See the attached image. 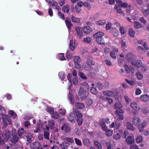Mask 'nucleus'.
Instances as JSON below:
<instances>
[{
  "label": "nucleus",
  "mask_w": 149,
  "mask_h": 149,
  "mask_svg": "<svg viewBox=\"0 0 149 149\" xmlns=\"http://www.w3.org/2000/svg\"><path fill=\"white\" fill-rule=\"evenodd\" d=\"M58 15L60 18L62 19H64L65 18L64 14L60 11L58 12Z\"/></svg>",
  "instance_id": "obj_47"
},
{
  "label": "nucleus",
  "mask_w": 149,
  "mask_h": 149,
  "mask_svg": "<svg viewBox=\"0 0 149 149\" xmlns=\"http://www.w3.org/2000/svg\"><path fill=\"white\" fill-rule=\"evenodd\" d=\"M43 146H41L40 143L38 141H35L30 145L31 147L33 149H44L45 148L46 149L48 148L49 146L47 145H43Z\"/></svg>",
  "instance_id": "obj_3"
},
{
  "label": "nucleus",
  "mask_w": 149,
  "mask_h": 149,
  "mask_svg": "<svg viewBox=\"0 0 149 149\" xmlns=\"http://www.w3.org/2000/svg\"><path fill=\"white\" fill-rule=\"evenodd\" d=\"M91 39L89 37L85 38H83V41L85 42H86L88 43H91Z\"/></svg>",
  "instance_id": "obj_52"
},
{
  "label": "nucleus",
  "mask_w": 149,
  "mask_h": 149,
  "mask_svg": "<svg viewBox=\"0 0 149 149\" xmlns=\"http://www.w3.org/2000/svg\"><path fill=\"white\" fill-rule=\"evenodd\" d=\"M135 33V31L133 30L131 28H130L129 31V35L132 37H134V34Z\"/></svg>",
  "instance_id": "obj_39"
},
{
  "label": "nucleus",
  "mask_w": 149,
  "mask_h": 149,
  "mask_svg": "<svg viewBox=\"0 0 149 149\" xmlns=\"http://www.w3.org/2000/svg\"><path fill=\"white\" fill-rule=\"evenodd\" d=\"M48 125L51 129H53L55 126V121L53 120H51L48 121Z\"/></svg>",
  "instance_id": "obj_26"
},
{
  "label": "nucleus",
  "mask_w": 149,
  "mask_h": 149,
  "mask_svg": "<svg viewBox=\"0 0 149 149\" xmlns=\"http://www.w3.org/2000/svg\"><path fill=\"white\" fill-rule=\"evenodd\" d=\"M113 96L116 99H118L119 97V93L118 91L117 90L115 91L114 92Z\"/></svg>",
  "instance_id": "obj_42"
},
{
  "label": "nucleus",
  "mask_w": 149,
  "mask_h": 149,
  "mask_svg": "<svg viewBox=\"0 0 149 149\" xmlns=\"http://www.w3.org/2000/svg\"><path fill=\"white\" fill-rule=\"evenodd\" d=\"M61 129L65 132H68L71 131V127L68 124L64 123L61 127Z\"/></svg>",
  "instance_id": "obj_13"
},
{
  "label": "nucleus",
  "mask_w": 149,
  "mask_h": 149,
  "mask_svg": "<svg viewBox=\"0 0 149 149\" xmlns=\"http://www.w3.org/2000/svg\"><path fill=\"white\" fill-rule=\"evenodd\" d=\"M44 137L47 140L49 139V133L47 131H44Z\"/></svg>",
  "instance_id": "obj_38"
},
{
  "label": "nucleus",
  "mask_w": 149,
  "mask_h": 149,
  "mask_svg": "<svg viewBox=\"0 0 149 149\" xmlns=\"http://www.w3.org/2000/svg\"><path fill=\"white\" fill-rule=\"evenodd\" d=\"M126 141L128 145L134 143L135 141L134 136L130 135L126 139Z\"/></svg>",
  "instance_id": "obj_15"
},
{
  "label": "nucleus",
  "mask_w": 149,
  "mask_h": 149,
  "mask_svg": "<svg viewBox=\"0 0 149 149\" xmlns=\"http://www.w3.org/2000/svg\"><path fill=\"white\" fill-rule=\"evenodd\" d=\"M75 105L78 108L80 109H82L84 107V104L83 103L79 102L75 103Z\"/></svg>",
  "instance_id": "obj_34"
},
{
  "label": "nucleus",
  "mask_w": 149,
  "mask_h": 149,
  "mask_svg": "<svg viewBox=\"0 0 149 149\" xmlns=\"http://www.w3.org/2000/svg\"><path fill=\"white\" fill-rule=\"evenodd\" d=\"M94 144L95 146L96 147L97 149H101L102 148L101 144L98 141H95L94 142Z\"/></svg>",
  "instance_id": "obj_29"
},
{
  "label": "nucleus",
  "mask_w": 149,
  "mask_h": 149,
  "mask_svg": "<svg viewBox=\"0 0 149 149\" xmlns=\"http://www.w3.org/2000/svg\"><path fill=\"white\" fill-rule=\"evenodd\" d=\"M48 3L52 4L53 6L58 5V3L54 0H49Z\"/></svg>",
  "instance_id": "obj_45"
},
{
  "label": "nucleus",
  "mask_w": 149,
  "mask_h": 149,
  "mask_svg": "<svg viewBox=\"0 0 149 149\" xmlns=\"http://www.w3.org/2000/svg\"><path fill=\"white\" fill-rule=\"evenodd\" d=\"M62 10L64 13H68L70 10L69 6L68 5H65L62 8Z\"/></svg>",
  "instance_id": "obj_27"
},
{
  "label": "nucleus",
  "mask_w": 149,
  "mask_h": 149,
  "mask_svg": "<svg viewBox=\"0 0 149 149\" xmlns=\"http://www.w3.org/2000/svg\"><path fill=\"white\" fill-rule=\"evenodd\" d=\"M65 23L68 29H71V27L73 26L70 19L68 17H66L65 20Z\"/></svg>",
  "instance_id": "obj_17"
},
{
  "label": "nucleus",
  "mask_w": 149,
  "mask_h": 149,
  "mask_svg": "<svg viewBox=\"0 0 149 149\" xmlns=\"http://www.w3.org/2000/svg\"><path fill=\"white\" fill-rule=\"evenodd\" d=\"M60 117L58 113L57 112H53L52 113V118H54V119H58Z\"/></svg>",
  "instance_id": "obj_32"
},
{
  "label": "nucleus",
  "mask_w": 149,
  "mask_h": 149,
  "mask_svg": "<svg viewBox=\"0 0 149 149\" xmlns=\"http://www.w3.org/2000/svg\"><path fill=\"white\" fill-rule=\"evenodd\" d=\"M114 106L116 109V108H120L122 107L123 106L120 102H116L115 103Z\"/></svg>",
  "instance_id": "obj_43"
},
{
  "label": "nucleus",
  "mask_w": 149,
  "mask_h": 149,
  "mask_svg": "<svg viewBox=\"0 0 149 149\" xmlns=\"http://www.w3.org/2000/svg\"><path fill=\"white\" fill-rule=\"evenodd\" d=\"M130 149H139L138 146L136 144L131 145L130 146Z\"/></svg>",
  "instance_id": "obj_60"
},
{
  "label": "nucleus",
  "mask_w": 149,
  "mask_h": 149,
  "mask_svg": "<svg viewBox=\"0 0 149 149\" xmlns=\"http://www.w3.org/2000/svg\"><path fill=\"white\" fill-rule=\"evenodd\" d=\"M104 33L102 32H99L96 33L94 34V38H96V41L97 42L98 41L99 39L101 38L104 36Z\"/></svg>",
  "instance_id": "obj_14"
},
{
  "label": "nucleus",
  "mask_w": 149,
  "mask_h": 149,
  "mask_svg": "<svg viewBox=\"0 0 149 149\" xmlns=\"http://www.w3.org/2000/svg\"><path fill=\"white\" fill-rule=\"evenodd\" d=\"M115 112L117 114H123V113H124V110L120 109H118L117 110H116L115 111Z\"/></svg>",
  "instance_id": "obj_51"
},
{
  "label": "nucleus",
  "mask_w": 149,
  "mask_h": 149,
  "mask_svg": "<svg viewBox=\"0 0 149 149\" xmlns=\"http://www.w3.org/2000/svg\"><path fill=\"white\" fill-rule=\"evenodd\" d=\"M10 137V132L8 131H4L0 135V145L4 144L5 141H7Z\"/></svg>",
  "instance_id": "obj_2"
},
{
  "label": "nucleus",
  "mask_w": 149,
  "mask_h": 149,
  "mask_svg": "<svg viewBox=\"0 0 149 149\" xmlns=\"http://www.w3.org/2000/svg\"><path fill=\"white\" fill-rule=\"evenodd\" d=\"M130 106L133 109H134L135 110H139V107H137V104L134 102L132 103L130 105Z\"/></svg>",
  "instance_id": "obj_37"
},
{
  "label": "nucleus",
  "mask_w": 149,
  "mask_h": 149,
  "mask_svg": "<svg viewBox=\"0 0 149 149\" xmlns=\"http://www.w3.org/2000/svg\"><path fill=\"white\" fill-rule=\"evenodd\" d=\"M83 31L85 34H89L92 31V29L89 26H86L83 28Z\"/></svg>",
  "instance_id": "obj_18"
},
{
  "label": "nucleus",
  "mask_w": 149,
  "mask_h": 149,
  "mask_svg": "<svg viewBox=\"0 0 149 149\" xmlns=\"http://www.w3.org/2000/svg\"><path fill=\"white\" fill-rule=\"evenodd\" d=\"M105 64L108 66H110L112 65L111 61L109 60H106L104 61Z\"/></svg>",
  "instance_id": "obj_62"
},
{
  "label": "nucleus",
  "mask_w": 149,
  "mask_h": 149,
  "mask_svg": "<svg viewBox=\"0 0 149 149\" xmlns=\"http://www.w3.org/2000/svg\"><path fill=\"white\" fill-rule=\"evenodd\" d=\"M113 132L110 130H108L106 132V135L108 136H111Z\"/></svg>",
  "instance_id": "obj_59"
},
{
  "label": "nucleus",
  "mask_w": 149,
  "mask_h": 149,
  "mask_svg": "<svg viewBox=\"0 0 149 149\" xmlns=\"http://www.w3.org/2000/svg\"><path fill=\"white\" fill-rule=\"evenodd\" d=\"M120 31L122 34H125V29L123 27H120L119 29Z\"/></svg>",
  "instance_id": "obj_63"
},
{
  "label": "nucleus",
  "mask_w": 149,
  "mask_h": 149,
  "mask_svg": "<svg viewBox=\"0 0 149 149\" xmlns=\"http://www.w3.org/2000/svg\"><path fill=\"white\" fill-rule=\"evenodd\" d=\"M141 120L139 118L134 117L132 118V123L135 125H138V129L140 132H142L146 124V122L144 121L141 124H139L140 123Z\"/></svg>",
  "instance_id": "obj_1"
},
{
  "label": "nucleus",
  "mask_w": 149,
  "mask_h": 149,
  "mask_svg": "<svg viewBox=\"0 0 149 149\" xmlns=\"http://www.w3.org/2000/svg\"><path fill=\"white\" fill-rule=\"evenodd\" d=\"M68 98L71 104H73L74 103V98L72 94L70 93L68 95Z\"/></svg>",
  "instance_id": "obj_30"
},
{
  "label": "nucleus",
  "mask_w": 149,
  "mask_h": 149,
  "mask_svg": "<svg viewBox=\"0 0 149 149\" xmlns=\"http://www.w3.org/2000/svg\"><path fill=\"white\" fill-rule=\"evenodd\" d=\"M105 123H107V124H109L110 123V122L109 121V119H106L105 120V121L102 120L99 123L100 126L102 128V129L103 130L106 131L107 129V127L106 126Z\"/></svg>",
  "instance_id": "obj_10"
},
{
  "label": "nucleus",
  "mask_w": 149,
  "mask_h": 149,
  "mask_svg": "<svg viewBox=\"0 0 149 149\" xmlns=\"http://www.w3.org/2000/svg\"><path fill=\"white\" fill-rule=\"evenodd\" d=\"M79 76L81 79L85 80L87 79V77L86 76L84 75V74L83 72H79Z\"/></svg>",
  "instance_id": "obj_50"
},
{
  "label": "nucleus",
  "mask_w": 149,
  "mask_h": 149,
  "mask_svg": "<svg viewBox=\"0 0 149 149\" xmlns=\"http://www.w3.org/2000/svg\"><path fill=\"white\" fill-rule=\"evenodd\" d=\"M71 8L74 10L75 12L77 13H79L81 11V8L75 5L74 8V5H72L71 6Z\"/></svg>",
  "instance_id": "obj_22"
},
{
  "label": "nucleus",
  "mask_w": 149,
  "mask_h": 149,
  "mask_svg": "<svg viewBox=\"0 0 149 149\" xmlns=\"http://www.w3.org/2000/svg\"><path fill=\"white\" fill-rule=\"evenodd\" d=\"M60 146L62 149H68L70 144L66 141H64L61 144H60Z\"/></svg>",
  "instance_id": "obj_20"
},
{
  "label": "nucleus",
  "mask_w": 149,
  "mask_h": 149,
  "mask_svg": "<svg viewBox=\"0 0 149 149\" xmlns=\"http://www.w3.org/2000/svg\"><path fill=\"white\" fill-rule=\"evenodd\" d=\"M121 121L119 119H117L116 120L115 123L116 125L117 128H119L120 126Z\"/></svg>",
  "instance_id": "obj_49"
},
{
  "label": "nucleus",
  "mask_w": 149,
  "mask_h": 149,
  "mask_svg": "<svg viewBox=\"0 0 149 149\" xmlns=\"http://www.w3.org/2000/svg\"><path fill=\"white\" fill-rule=\"evenodd\" d=\"M83 142V145L85 146H89L91 145V142L90 141V140L88 139H84Z\"/></svg>",
  "instance_id": "obj_21"
},
{
  "label": "nucleus",
  "mask_w": 149,
  "mask_h": 149,
  "mask_svg": "<svg viewBox=\"0 0 149 149\" xmlns=\"http://www.w3.org/2000/svg\"><path fill=\"white\" fill-rule=\"evenodd\" d=\"M110 41L109 38L107 36H103L99 39L97 42L98 44L105 45L109 43Z\"/></svg>",
  "instance_id": "obj_5"
},
{
  "label": "nucleus",
  "mask_w": 149,
  "mask_h": 149,
  "mask_svg": "<svg viewBox=\"0 0 149 149\" xmlns=\"http://www.w3.org/2000/svg\"><path fill=\"white\" fill-rule=\"evenodd\" d=\"M77 122L79 125H81L83 122L82 115L79 111L76 112Z\"/></svg>",
  "instance_id": "obj_8"
},
{
  "label": "nucleus",
  "mask_w": 149,
  "mask_h": 149,
  "mask_svg": "<svg viewBox=\"0 0 149 149\" xmlns=\"http://www.w3.org/2000/svg\"><path fill=\"white\" fill-rule=\"evenodd\" d=\"M6 111L4 108L1 106L0 105V115L3 116L5 115Z\"/></svg>",
  "instance_id": "obj_35"
},
{
  "label": "nucleus",
  "mask_w": 149,
  "mask_h": 149,
  "mask_svg": "<svg viewBox=\"0 0 149 149\" xmlns=\"http://www.w3.org/2000/svg\"><path fill=\"white\" fill-rule=\"evenodd\" d=\"M75 42L72 40H70L69 45V47L70 49L72 51H73L75 49Z\"/></svg>",
  "instance_id": "obj_23"
},
{
  "label": "nucleus",
  "mask_w": 149,
  "mask_h": 149,
  "mask_svg": "<svg viewBox=\"0 0 149 149\" xmlns=\"http://www.w3.org/2000/svg\"><path fill=\"white\" fill-rule=\"evenodd\" d=\"M27 138V141L29 143H30L31 142L32 135L30 133L29 135H28L26 136Z\"/></svg>",
  "instance_id": "obj_40"
},
{
  "label": "nucleus",
  "mask_w": 149,
  "mask_h": 149,
  "mask_svg": "<svg viewBox=\"0 0 149 149\" xmlns=\"http://www.w3.org/2000/svg\"><path fill=\"white\" fill-rule=\"evenodd\" d=\"M74 139L75 142V143L77 145L79 146H81L82 145L81 143L80 140L77 138H74Z\"/></svg>",
  "instance_id": "obj_53"
},
{
  "label": "nucleus",
  "mask_w": 149,
  "mask_h": 149,
  "mask_svg": "<svg viewBox=\"0 0 149 149\" xmlns=\"http://www.w3.org/2000/svg\"><path fill=\"white\" fill-rule=\"evenodd\" d=\"M12 137L11 139V141L13 143H17L19 139V136L17 132H13L12 134Z\"/></svg>",
  "instance_id": "obj_7"
},
{
  "label": "nucleus",
  "mask_w": 149,
  "mask_h": 149,
  "mask_svg": "<svg viewBox=\"0 0 149 149\" xmlns=\"http://www.w3.org/2000/svg\"><path fill=\"white\" fill-rule=\"evenodd\" d=\"M93 103V101L90 99H88L86 101V103L88 106L91 105Z\"/></svg>",
  "instance_id": "obj_54"
},
{
  "label": "nucleus",
  "mask_w": 149,
  "mask_h": 149,
  "mask_svg": "<svg viewBox=\"0 0 149 149\" xmlns=\"http://www.w3.org/2000/svg\"><path fill=\"white\" fill-rule=\"evenodd\" d=\"M58 57L62 60H65V58L64 56V54L63 53H60L58 55Z\"/></svg>",
  "instance_id": "obj_46"
},
{
  "label": "nucleus",
  "mask_w": 149,
  "mask_h": 149,
  "mask_svg": "<svg viewBox=\"0 0 149 149\" xmlns=\"http://www.w3.org/2000/svg\"><path fill=\"white\" fill-rule=\"evenodd\" d=\"M71 20L72 22L77 23H79L80 22V18H77L73 15H72L71 18Z\"/></svg>",
  "instance_id": "obj_24"
},
{
  "label": "nucleus",
  "mask_w": 149,
  "mask_h": 149,
  "mask_svg": "<svg viewBox=\"0 0 149 149\" xmlns=\"http://www.w3.org/2000/svg\"><path fill=\"white\" fill-rule=\"evenodd\" d=\"M88 95V93L87 91H83L80 88L79 90L78 95L82 100H86Z\"/></svg>",
  "instance_id": "obj_6"
},
{
  "label": "nucleus",
  "mask_w": 149,
  "mask_h": 149,
  "mask_svg": "<svg viewBox=\"0 0 149 149\" xmlns=\"http://www.w3.org/2000/svg\"><path fill=\"white\" fill-rule=\"evenodd\" d=\"M141 100L143 102H146L149 100V95H144L140 97Z\"/></svg>",
  "instance_id": "obj_25"
},
{
  "label": "nucleus",
  "mask_w": 149,
  "mask_h": 149,
  "mask_svg": "<svg viewBox=\"0 0 149 149\" xmlns=\"http://www.w3.org/2000/svg\"><path fill=\"white\" fill-rule=\"evenodd\" d=\"M134 26L136 29H139L143 27L142 25L139 22H134Z\"/></svg>",
  "instance_id": "obj_36"
},
{
  "label": "nucleus",
  "mask_w": 149,
  "mask_h": 149,
  "mask_svg": "<svg viewBox=\"0 0 149 149\" xmlns=\"http://www.w3.org/2000/svg\"><path fill=\"white\" fill-rule=\"evenodd\" d=\"M76 112L77 111H75V113L74 112L70 113L68 117V120L72 123H74L76 120L75 115H76Z\"/></svg>",
  "instance_id": "obj_11"
},
{
  "label": "nucleus",
  "mask_w": 149,
  "mask_h": 149,
  "mask_svg": "<svg viewBox=\"0 0 149 149\" xmlns=\"http://www.w3.org/2000/svg\"><path fill=\"white\" fill-rule=\"evenodd\" d=\"M93 62L92 60L88 59L84 65V69L86 70L89 71H92L93 70Z\"/></svg>",
  "instance_id": "obj_4"
},
{
  "label": "nucleus",
  "mask_w": 149,
  "mask_h": 149,
  "mask_svg": "<svg viewBox=\"0 0 149 149\" xmlns=\"http://www.w3.org/2000/svg\"><path fill=\"white\" fill-rule=\"evenodd\" d=\"M47 111L51 113H52L54 112V110L53 108L48 107L46 109Z\"/></svg>",
  "instance_id": "obj_55"
},
{
  "label": "nucleus",
  "mask_w": 149,
  "mask_h": 149,
  "mask_svg": "<svg viewBox=\"0 0 149 149\" xmlns=\"http://www.w3.org/2000/svg\"><path fill=\"white\" fill-rule=\"evenodd\" d=\"M58 3L61 6H63L65 3V0H59Z\"/></svg>",
  "instance_id": "obj_61"
},
{
  "label": "nucleus",
  "mask_w": 149,
  "mask_h": 149,
  "mask_svg": "<svg viewBox=\"0 0 149 149\" xmlns=\"http://www.w3.org/2000/svg\"><path fill=\"white\" fill-rule=\"evenodd\" d=\"M113 137L115 139H118L120 138V134L118 133H117L116 134L113 135Z\"/></svg>",
  "instance_id": "obj_58"
},
{
  "label": "nucleus",
  "mask_w": 149,
  "mask_h": 149,
  "mask_svg": "<svg viewBox=\"0 0 149 149\" xmlns=\"http://www.w3.org/2000/svg\"><path fill=\"white\" fill-rule=\"evenodd\" d=\"M75 30L77 32V36L79 39H81L83 37V33L82 29L80 27L76 26Z\"/></svg>",
  "instance_id": "obj_9"
},
{
  "label": "nucleus",
  "mask_w": 149,
  "mask_h": 149,
  "mask_svg": "<svg viewBox=\"0 0 149 149\" xmlns=\"http://www.w3.org/2000/svg\"><path fill=\"white\" fill-rule=\"evenodd\" d=\"M135 58V56L132 53H128L126 55L125 57V59L128 61H131L132 60L134 59Z\"/></svg>",
  "instance_id": "obj_19"
},
{
  "label": "nucleus",
  "mask_w": 149,
  "mask_h": 149,
  "mask_svg": "<svg viewBox=\"0 0 149 149\" xmlns=\"http://www.w3.org/2000/svg\"><path fill=\"white\" fill-rule=\"evenodd\" d=\"M17 133L19 136H20L23 135L26 133V132L24 128H22L18 130Z\"/></svg>",
  "instance_id": "obj_28"
},
{
  "label": "nucleus",
  "mask_w": 149,
  "mask_h": 149,
  "mask_svg": "<svg viewBox=\"0 0 149 149\" xmlns=\"http://www.w3.org/2000/svg\"><path fill=\"white\" fill-rule=\"evenodd\" d=\"M73 60L75 63H79L81 60L80 57L78 56H75L73 58Z\"/></svg>",
  "instance_id": "obj_31"
},
{
  "label": "nucleus",
  "mask_w": 149,
  "mask_h": 149,
  "mask_svg": "<svg viewBox=\"0 0 149 149\" xmlns=\"http://www.w3.org/2000/svg\"><path fill=\"white\" fill-rule=\"evenodd\" d=\"M126 127L128 129L131 130L132 131H134V128L130 122H128L127 123Z\"/></svg>",
  "instance_id": "obj_33"
},
{
  "label": "nucleus",
  "mask_w": 149,
  "mask_h": 149,
  "mask_svg": "<svg viewBox=\"0 0 149 149\" xmlns=\"http://www.w3.org/2000/svg\"><path fill=\"white\" fill-rule=\"evenodd\" d=\"M66 57L68 59H71L72 58V54L70 52L68 51L67 52L66 55Z\"/></svg>",
  "instance_id": "obj_44"
},
{
  "label": "nucleus",
  "mask_w": 149,
  "mask_h": 149,
  "mask_svg": "<svg viewBox=\"0 0 149 149\" xmlns=\"http://www.w3.org/2000/svg\"><path fill=\"white\" fill-rule=\"evenodd\" d=\"M15 147L16 149H22V147L20 146V144L18 143L15 145Z\"/></svg>",
  "instance_id": "obj_64"
},
{
  "label": "nucleus",
  "mask_w": 149,
  "mask_h": 149,
  "mask_svg": "<svg viewBox=\"0 0 149 149\" xmlns=\"http://www.w3.org/2000/svg\"><path fill=\"white\" fill-rule=\"evenodd\" d=\"M2 119L3 122L5 124L10 125L11 124V120L8 115H6L3 116Z\"/></svg>",
  "instance_id": "obj_12"
},
{
  "label": "nucleus",
  "mask_w": 149,
  "mask_h": 149,
  "mask_svg": "<svg viewBox=\"0 0 149 149\" xmlns=\"http://www.w3.org/2000/svg\"><path fill=\"white\" fill-rule=\"evenodd\" d=\"M96 86L99 88L100 90H101L102 89V84L100 82H98L96 84Z\"/></svg>",
  "instance_id": "obj_57"
},
{
  "label": "nucleus",
  "mask_w": 149,
  "mask_h": 149,
  "mask_svg": "<svg viewBox=\"0 0 149 149\" xmlns=\"http://www.w3.org/2000/svg\"><path fill=\"white\" fill-rule=\"evenodd\" d=\"M106 21L104 20H101L99 21H97L96 24L97 25H102L105 23Z\"/></svg>",
  "instance_id": "obj_56"
},
{
  "label": "nucleus",
  "mask_w": 149,
  "mask_h": 149,
  "mask_svg": "<svg viewBox=\"0 0 149 149\" xmlns=\"http://www.w3.org/2000/svg\"><path fill=\"white\" fill-rule=\"evenodd\" d=\"M131 64L139 68L141 66L142 63L140 60H137L136 61H132L131 62Z\"/></svg>",
  "instance_id": "obj_16"
},
{
  "label": "nucleus",
  "mask_w": 149,
  "mask_h": 149,
  "mask_svg": "<svg viewBox=\"0 0 149 149\" xmlns=\"http://www.w3.org/2000/svg\"><path fill=\"white\" fill-rule=\"evenodd\" d=\"M142 138L141 136H139L136 139V141L138 143H140L142 141Z\"/></svg>",
  "instance_id": "obj_48"
},
{
  "label": "nucleus",
  "mask_w": 149,
  "mask_h": 149,
  "mask_svg": "<svg viewBox=\"0 0 149 149\" xmlns=\"http://www.w3.org/2000/svg\"><path fill=\"white\" fill-rule=\"evenodd\" d=\"M58 75L62 80H63L64 79L65 77V74L64 72H60L59 73Z\"/></svg>",
  "instance_id": "obj_41"
}]
</instances>
